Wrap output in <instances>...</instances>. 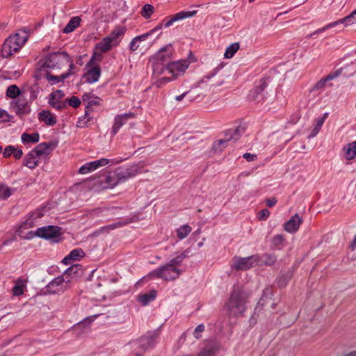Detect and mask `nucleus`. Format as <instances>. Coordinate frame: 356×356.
I'll use <instances>...</instances> for the list:
<instances>
[{
    "mask_svg": "<svg viewBox=\"0 0 356 356\" xmlns=\"http://www.w3.org/2000/svg\"><path fill=\"white\" fill-rule=\"evenodd\" d=\"M248 293L238 286H234L226 302L229 314L233 316H243L246 309Z\"/></svg>",
    "mask_w": 356,
    "mask_h": 356,
    "instance_id": "nucleus-1",
    "label": "nucleus"
},
{
    "mask_svg": "<svg viewBox=\"0 0 356 356\" xmlns=\"http://www.w3.org/2000/svg\"><path fill=\"white\" fill-rule=\"evenodd\" d=\"M159 335L156 330L148 331L139 339L129 343L134 356H143L144 354L152 350L155 344Z\"/></svg>",
    "mask_w": 356,
    "mask_h": 356,
    "instance_id": "nucleus-2",
    "label": "nucleus"
},
{
    "mask_svg": "<svg viewBox=\"0 0 356 356\" xmlns=\"http://www.w3.org/2000/svg\"><path fill=\"white\" fill-rule=\"evenodd\" d=\"M70 62V56L66 51H55L47 54L43 60L41 68L60 70Z\"/></svg>",
    "mask_w": 356,
    "mask_h": 356,
    "instance_id": "nucleus-3",
    "label": "nucleus"
},
{
    "mask_svg": "<svg viewBox=\"0 0 356 356\" xmlns=\"http://www.w3.org/2000/svg\"><path fill=\"white\" fill-rule=\"evenodd\" d=\"M61 228L58 226L47 225L38 228L35 232L30 231L27 233L26 239H31L34 236H38L42 238L52 240L57 242L58 238L60 237Z\"/></svg>",
    "mask_w": 356,
    "mask_h": 356,
    "instance_id": "nucleus-4",
    "label": "nucleus"
},
{
    "mask_svg": "<svg viewBox=\"0 0 356 356\" xmlns=\"http://www.w3.org/2000/svg\"><path fill=\"white\" fill-rule=\"evenodd\" d=\"M181 270L168 263L151 271L147 277L159 278L166 281L174 280L179 277Z\"/></svg>",
    "mask_w": 356,
    "mask_h": 356,
    "instance_id": "nucleus-5",
    "label": "nucleus"
},
{
    "mask_svg": "<svg viewBox=\"0 0 356 356\" xmlns=\"http://www.w3.org/2000/svg\"><path fill=\"white\" fill-rule=\"evenodd\" d=\"M268 79H261L251 90L248 95V98L251 101L261 102L266 99L267 92L265 91L267 88Z\"/></svg>",
    "mask_w": 356,
    "mask_h": 356,
    "instance_id": "nucleus-6",
    "label": "nucleus"
},
{
    "mask_svg": "<svg viewBox=\"0 0 356 356\" xmlns=\"http://www.w3.org/2000/svg\"><path fill=\"white\" fill-rule=\"evenodd\" d=\"M218 76V80L211 85V88H216L218 86H220L222 83H225V78L227 77V72L223 69V65H220L214 68L211 72H210L207 75L204 76L202 80L200 81L203 83L206 82L207 80H209L213 77Z\"/></svg>",
    "mask_w": 356,
    "mask_h": 356,
    "instance_id": "nucleus-7",
    "label": "nucleus"
},
{
    "mask_svg": "<svg viewBox=\"0 0 356 356\" xmlns=\"http://www.w3.org/2000/svg\"><path fill=\"white\" fill-rule=\"evenodd\" d=\"M57 147V142L41 143L29 152L32 158L40 157L43 155L48 156Z\"/></svg>",
    "mask_w": 356,
    "mask_h": 356,
    "instance_id": "nucleus-8",
    "label": "nucleus"
},
{
    "mask_svg": "<svg viewBox=\"0 0 356 356\" xmlns=\"http://www.w3.org/2000/svg\"><path fill=\"white\" fill-rule=\"evenodd\" d=\"M259 261V255L254 254L247 257L236 259L232 265V268L236 270H246L253 266L254 264Z\"/></svg>",
    "mask_w": 356,
    "mask_h": 356,
    "instance_id": "nucleus-9",
    "label": "nucleus"
},
{
    "mask_svg": "<svg viewBox=\"0 0 356 356\" xmlns=\"http://www.w3.org/2000/svg\"><path fill=\"white\" fill-rule=\"evenodd\" d=\"M173 48L171 44H169L159 49L153 58V60L166 65L170 63L172 56Z\"/></svg>",
    "mask_w": 356,
    "mask_h": 356,
    "instance_id": "nucleus-10",
    "label": "nucleus"
},
{
    "mask_svg": "<svg viewBox=\"0 0 356 356\" xmlns=\"http://www.w3.org/2000/svg\"><path fill=\"white\" fill-rule=\"evenodd\" d=\"M10 105L20 118L23 115L30 113L31 111L29 102L25 98L19 97L15 101H12Z\"/></svg>",
    "mask_w": 356,
    "mask_h": 356,
    "instance_id": "nucleus-11",
    "label": "nucleus"
},
{
    "mask_svg": "<svg viewBox=\"0 0 356 356\" xmlns=\"http://www.w3.org/2000/svg\"><path fill=\"white\" fill-rule=\"evenodd\" d=\"M188 62L186 60L171 61L170 63H168L166 70L169 71L173 79H175V77L182 74L188 67Z\"/></svg>",
    "mask_w": 356,
    "mask_h": 356,
    "instance_id": "nucleus-12",
    "label": "nucleus"
},
{
    "mask_svg": "<svg viewBox=\"0 0 356 356\" xmlns=\"http://www.w3.org/2000/svg\"><path fill=\"white\" fill-rule=\"evenodd\" d=\"M197 13L196 10L193 11H181L175 15L168 16L163 19V26L165 28L171 26L175 22L186 18L192 17Z\"/></svg>",
    "mask_w": 356,
    "mask_h": 356,
    "instance_id": "nucleus-13",
    "label": "nucleus"
},
{
    "mask_svg": "<svg viewBox=\"0 0 356 356\" xmlns=\"http://www.w3.org/2000/svg\"><path fill=\"white\" fill-rule=\"evenodd\" d=\"M110 161L107 159H101L99 160H95L91 162H88L83 165L79 170V172L80 174H87L90 172L95 170L96 169L105 166L108 164Z\"/></svg>",
    "mask_w": 356,
    "mask_h": 356,
    "instance_id": "nucleus-14",
    "label": "nucleus"
},
{
    "mask_svg": "<svg viewBox=\"0 0 356 356\" xmlns=\"http://www.w3.org/2000/svg\"><path fill=\"white\" fill-rule=\"evenodd\" d=\"M65 279L63 276H59L54 278L46 286L47 291L49 293H58L60 292H64L68 287L67 285H63Z\"/></svg>",
    "mask_w": 356,
    "mask_h": 356,
    "instance_id": "nucleus-15",
    "label": "nucleus"
},
{
    "mask_svg": "<svg viewBox=\"0 0 356 356\" xmlns=\"http://www.w3.org/2000/svg\"><path fill=\"white\" fill-rule=\"evenodd\" d=\"M87 72L83 75V79L88 83H93L98 81L101 76V67L99 65H91L86 67Z\"/></svg>",
    "mask_w": 356,
    "mask_h": 356,
    "instance_id": "nucleus-16",
    "label": "nucleus"
},
{
    "mask_svg": "<svg viewBox=\"0 0 356 356\" xmlns=\"http://www.w3.org/2000/svg\"><path fill=\"white\" fill-rule=\"evenodd\" d=\"M120 182H124L128 179L136 176L138 170L136 166L131 168H118L115 171Z\"/></svg>",
    "mask_w": 356,
    "mask_h": 356,
    "instance_id": "nucleus-17",
    "label": "nucleus"
},
{
    "mask_svg": "<svg viewBox=\"0 0 356 356\" xmlns=\"http://www.w3.org/2000/svg\"><path fill=\"white\" fill-rule=\"evenodd\" d=\"M134 117V113L131 112L116 115L111 131L112 135H115L120 129L127 123V120L129 119L133 118Z\"/></svg>",
    "mask_w": 356,
    "mask_h": 356,
    "instance_id": "nucleus-18",
    "label": "nucleus"
},
{
    "mask_svg": "<svg viewBox=\"0 0 356 356\" xmlns=\"http://www.w3.org/2000/svg\"><path fill=\"white\" fill-rule=\"evenodd\" d=\"M343 68H340L335 72L330 73L327 76L319 80L310 90V92H315L316 90H319L325 87L326 83L328 81L332 80L339 75L342 74Z\"/></svg>",
    "mask_w": 356,
    "mask_h": 356,
    "instance_id": "nucleus-19",
    "label": "nucleus"
},
{
    "mask_svg": "<svg viewBox=\"0 0 356 356\" xmlns=\"http://www.w3.org/2000/svg\"><path fill=\"white\" fill-rule=\"evenodd\" d=\"M13 38H9V37L5 40L1 50V55L3 58H8L10 57L14 52H17L19 49L17 47L16 44H15V42Z\"/></svg>",
    "mask_w": 356,
    "mask_h": 356,
    "instance_id": "nucleus-20",
    "label": "nucleus"
},
{
    "mask_svg": "<svg viewBox=\"0 0 356 356\" xmlns=\"http://www.w3.org/2000/svg\"><path fill=\"white\" fill-rule=\"evenodd\" d=\"M301 222L302 220L299 217L298 214L296 213L289 220L284 223V228L289 233H295L299 229Z\"/></svg>",
    "mask_w": 356,
    "mask_h": 356,
    "instance_id": "nucleus-21",
    "label": "nucleus"
},
{
    "mask_svg": "<svg viewBox=\"0 0 356 356\" xmlns=\"http://www.w3.org/2000/svg\"><path fill=\"white\" fill-rule=\"evenodd\" d=\"M218 350V345L214 341L207 342L197 356H214Z\"/></svg>",
    "mask_w": 356,
    "mask_h": 356,
    "instance_id": "nucleus-22",
    "label": "nucleus"
},
{
    "mask_svg": "<svg viewBox=\"0 0 356 356\" xmlns=\"http://www.w3.org/2000/svg\"><path fill=\"white\" fill-rule=\"evenodd\" d=\"M126 32V29L123 27H119L115 29H114L108 36H106V38L110 39L109 41L114 47H116L119 44L121 37Z\"/></svg>",
    "mask_w": 356,
    "mask_h": 356,
    "instance_id": "nucleus-23",
    "label": "nucleus"
},
{
    "mask_svg": "<svg viewBox=\"0 0 356 356\" xmlns=\"http://www.w3.org/2000/svg\"><path fill=\"white\" fill-rule=\"evenodd\" d=\"M38 119L40 122H44L48 126H54L56 124V116L53 115L50 111L42 110L39 113Z\"/></svg>",
    "mask_w": 356,
    "mask_h": 356,
    "instance_id": "nucleus-24",
    "label": "nucleus"
},
{
    "mask_svg": "<svg viewBox=\"0 0 356 356\" xmlns=\"http://www.w3.org/2000/svg\"><path fill=\"white\" fill-rule=\"evenodd\" d=\"M156 291L151 290L149 293L138 295V300L142 304V305L145 306L152 302L156 298Z\"/></svg>",
    "mask_w": 356,
    "mask_h": 356,
    "instance_id": "nucleus-25",
    "label": "nucleus"
},
{
    "mask_svg": "<svg viewBox=\"0 0 356 356\" xmlns=\"http://www.w3.org/2000/svg\"><path fill=\"white\" fill-rule=\"evenodd\" d=\"M277 261V257L274 254L265 253L259 256V261L257 264H265L266 266H273Z\"/></svg>",
    "mask_w": 356,
    "mask_h": 356,
    "instance_id": "nucleus-26",
    "label": "nucleus"
},
{
    "mask_svg": "<svg viewBox=\"0 0 356 356\" xmlns=\"http://www.w3.org/2000/svg\"><path fill=\"white\" fill-rule=\"evenodd\" d=\"M110 39L104 38L102 41L95 44V49L103 53H106L110 51L112 47H114L113 44L109 41Z\"/></svg>",
    "mask_w": 356,
    "mask_h": 356,
    "instance_id": "nucleus-27",
    "label": "nucleus"
},
{
    "mask_svg": "<svg viewBox=\"0 0 356 356\" xmlns=\"http://www.w3.org/2000/svg\"><path fill=\"white\" fill-rule=\"evenodd\" d=\"M81 22V18L78 16L73 17L71 18L70 22L63 29L64 33H69L75 30V29L79 25Z\"/></svg>",
    "mask_w": 356,
    "mask_h": 356,
    "instance_id": "nucleus-28",
    "label": "nucleus"
},
{
    "mask_svg": "<svg viewBox=\"0 0 356 356\" xmlns=\"http://www.w3.org/2000/svg\"><path fill=\"white\" fill-rule=\"evenodd\" d=\"M26 287V282L24 280L18 279L15 281V285L12 289L13 294L15 296H19L24 293Z\"/></svg>",
    "mask_w": 356,
    "mask_h": 356,
    "instance_id": "nucleus-29",
    "label": "nucleus"
},
{
    "mask_svg": "<svg viewBox=\"0 0 356 356\" xmlns=\"http://www.w3.org/2000/svg\"><path fill=\"white\" fill-rule=\"evenodd\" d=\"M345 156L347 160H350L356 156V141L348 144L343 148Z\"/></svg>",
    "mask_w": 356,
    "mask_h": 356,
    "instance_id": "nucleus-30",
    "label": "nucleus"
},
{
    "mask_svg": "<svg viewBox=\"0 0 356 356\" xmlns=\"http://www.w3.org/2000/svg\"><path fill=\"white\" fill-rule=\"evenodd\" d=\"M22 141L24 144L27 143H36L40 140V135L38 132L29 134L24 133L21 137Z\"/></svg>",
    "mask_w": 356,
    "mask_h": 356,
    "instance_id": "nucleus-31",
    "label": "nucleus"
},
{
    "mask_svg": "<svg viewBox=\"0 0 356 356\" xmlns=\"http://www.w3.org/2000/svg\"><path fill=\"white\" fill-rule=\"evenodd\" d=\"M68 74H62L60 76H56L47 72L45 74V77L51 84H56L59 82H63L65 79L68 78Z\"/></svg>",
    "mask_w": 356,
    "mask_h": 356,
    "instance_id": "nucleus-32",
    "label": "nucleus"
},
{
    "mask_svg": "<svg viewBox=\"0 0 356 356\" xmlns=\"http://www.w3.org/2000/svg\"><path fill=\"white\" fill-rule=\"evenodd\" d=\"M189 253H190V250L186 249L183 252H181L179 255H177L176 257L171 259L168 264H170L171 266L177 268V266H179L181 264V262L184 261V259L188 256Z\"/></svg>",
    "mask_w": 356,
    "mask_h": 356,
    "instance_id": "nucleus-33",
    "label": "nucleus"
},
{
    "mask_svg": "<svg viewBox=\"0 0 356 356\" xmlns=\"http://www.w3.org/2000/svg\"><path fill=\"white\" fill-rule=\"evenodd\" d=\"M355 16H356V9L354 10L350 15L348 16L343 17V19L337 20L334 22L333 23H337V25L343 24L345 26L353 24L355 21Z\"/></svg>",
    "mask_w": 356,
    "mask_h": 356,
    "instance_id": "nucleus-34",
    "label": "nucleus"
},
{
    "mask_svg": "<svg viewBox=\"0 0 356 356\" xmlns=\"http://www.w3.org/2000/svg\"><path fill=\"white\" fill-rule=\"evenodd\" d=\"M103 52L99 51H95L90 59V60L86 65V67H90L91 65H99V63L101 62L103 59L102 56Z\"/></svg>",
    "mask_w": 356,
    "mask_h": 356,
    "instance_id": "nucleus-35",
    "label": "nucleus"
},
{
    "mask_svg": "<svg viewBox=\"0 0 356 356\" xmlns=\"http://www.w3.org/2000/svg\"><path fill=\"white\" fill-rule=\"evenodd\" d=\"M9 38H13L15 42V44H16L18 49L23 46L28 39V36L26 33L24 32L23 35H21L19 33H15L14 35H11Z\"/></svg>",
    "mask_w": 356,
    "mask_h": 356,
    "instance_id": "nucleus-36",
    "label": "nucleus"
},
{
    "mask_svg": "<svg viewBox=\"0 0 356 356\" xmlns=\"http://www.w3.org/2000/svg\"><path fill=\"white\" fill-rule=\"evenodd\" d=\"M293 275V270L290 269L285 274L280 276L277 280V284L280 287H284L287 282L291 279Z\"/></svg>",
    "mask_w": 356,
    "mask_h": 356,
    "instance_id": "nucleus-37",
    "label": "nucleus"
},
{
    "mask_svg": "<svg viewBox=\"0 0 356 356\" xmlns=\"http://www.w3.org/2000/svg\"><path fill=\"white\" fill-rule=\"evenodd\" d=\"M149 35V33L147 32L144 34L134 38L129 44L130 50L132 51H136L137 46H135V43H140V42L145 40Z\"/></svg>",
    "mask_w": 356,
    "mask_h": 356,
    "instance_id": "nucleus-38",
    "label": "nucleus"
},
{
    "mask_svg": "<svg viewBox=\"0 0 356 356\" xmlns=\"http://www.w3.org/2000/svg\"><path fill=\"white\" fill-rule=\"evenodd\" d=\"M105 183L107 187L113 188L120 183L115 172H110L105 178Z\"/></svg>",
    "mask_w": 356,
    "mask_h": 356,
    "instance_id": "nucleus-39",
    "label": "nucleus"
},
{
    "mask_svg": "<svg viewBox=\"0 0 356 356\" xmlns=\"http://www.w3.org/2000/svg\"><path fill=\"white\" fill-rule=\"evenodd\" d=\"M6 94L8 97L15 99L17 97L20 95L21 91L17 86L11 85L7 88Z\"/></svg>",
    "mask_w": 356,
    "mask_h": 356,
    "instance_id": "nucleus-40",
    "label": "nucleus"
},
{
    "mask_svg": "<svg viewBox=\"0 0 356 356\" xmlns=\"http://www.w3.org/2000/svg\"><path fill=\"white\" fill-rule=\"evenodd\" d=\"M244 129L241 127H237L234 129V131L229 130L227 133V136L228 137V140H233L234 141H236L240 138L241 135L244 133Z\"/></svg>",
    "mask_w": 356,
    "mask_h": 356,
    "instance_id": "nucleus-41",
    "label": "nucleus"
},
{
    "mask_svg": "<svg viewBox=\"0 0 356 356\" xmlns=\"http://www.w3.org/2000/svg\"><path fill=\"white\" fill-rule=\"evenodd\" d=\"M239 47L240 46L238 42H234L231 44L225 50V52L224 54L225 58H232L234 55L236 54V52L238 50Z\"/></svg>",
    "mask_w": 356,
    "mask_h": 356,
    "instance_id": "nucleus-42",
    "label": "nucleus"
},
{
    "mask_svg": "<svg viewBox=\"0 0 356 356\" xmlns=\"http://www.w3.org/2000/svg\"><path fill=\"white\" fill-rule=\"evenodd\" d=\"M82 273L81 266L79 264H74L69 267L64 272L63 276L78 275H79Z\"/></svg>",
    "mask_w": 356,
    "mask_h": 356,
    "instance_id": "nucleus-43",
    "label": "nucleus"
},
{
    "mask_svg": "<svg viewBox=\"0 0 356 356\" xmlns=\"http://www.w3.org/2000/svg\"><path fill=\"white\" fill-rule=\"evenodd\" d=\"M28 90L30 94L29 100L33 101L37 99V97L40 92V88L38 83H35L30 86L28 88Z\"/></svg>",
    "mask_w": 356,
    "mask_h": 356,
    "instance_id": "nucleus-44",
    "label": "nucleus"
},
{
    "mask_svg": "<svg viewBox=\"0 0 356 356\" xmlns=\"http://www.w3.org/2000/svg\"><path fill=\"white\" fill-rule=\"evenodd\" d=\"M84 255L85 252L81 248H76L70 252L68 254V258H70L72 261H79L80 259L83 257Z\"/></svg>",
    "mask_w": 356,
    "mask_h": 356,
    "instance_id": "nucleus-45",
    "label": "nucleus"
},
{
    "mask_svg": "<svg viewBox=\"0 0 356 356\" xmlns=\"http://www.w3.org/2000/svg\"><path fill=\"white\" fill-rule=\"evenodd\" d=\"M191 232V227L189 225H185L181 226L177 230V237L179 239H184L188 235V234Z\"/></svg>",
    "mask_w": 356,
    "mask_h": 356,
    "instance_id": "nucleus-46",
    "label": "nucleus"
},
{
    "mask_svg": "<svg viewBox=\"0 0 356 356\" xmlns=\"http://www.w3.org/2000/svg\"><path fill=\"white\" fill-rule=\"evenodd\" d=\"M154 11V7L151 4L147 3L143 6L140 14L145 19H147L150 18Z\"/></svg>",
    "mask_w": 356,
    "mask_h": 356,
    "instance_id": "nucleus-47",
    "label": "nucleus"
},
{
    "mask_svg": "<svg viewBox=\"0 0 356 356\" xmlns=\"http://www.w3.org/2000/svg\"><path fill=\"white\" fill-rule=\"evenodd\" d=\"M152 67L153 74L154 75L159 76L163 74L164 70H166V65L154 60L152 63Z\"/></svg>",
    "mask_w": 356,
    "mask_h": 356,
    "instance_id": "nucleus-48",
    "label": "nucleus"
},
{
    "mask_svg": "<svg viewBox=\"0 0 356 356\" xmlns=\"http://www.w3.org/2000/svg\"><path fill=\"white\" fill-rule=\"evenodd\" d=\"M35 159L29 156V153L27 154L24 159V165L30 169L35 168L38 165V162L35 161Z\"/></svg>",
    "mask_w": 356,
    "mask_h": 356,
    "instance_id": "nucleus-49",
    "label": "nucleus"
},
{
    "mask_svg": "<svg viewBox=\"0 0 356 356\" xmlns=\"http://www.w3.org/2000/svg\"><path fill=\"white\" fill-rule=\"evenodd\" d=\"M11 190L3 184H0V199L6 200L11 195Z\"/></svg>",
    "mask_w": 356,
    "mask_h": 356,
    "instance_id": "nucleus-50",
    "label": "nucleus"
},
{
    "mask_svg": "<svg viewBox=\"0 0 356 356\" xmlns=\"http://www.w3.org/2000/svg\"><path fill=\"white\" fill-rule=\"evenodd\" d=\"M284 241V237L282 234L275 235L272 238V245L277 249L280 250Z\"/></svg>",
    "mask_w": 356,
    "mask_h": 356,
    "instance_id": "nucleus-51",
    "label": "nucleus"
},
{
    "mask_svg": "<svg viewBox=\"0 0 356 356\" xmlns=\"http://www.w3.org/2000/svg\"><path fill=\"white\" fill-rule=\"evenodd\" d=\"M323 124V120H317L316 124L312 129L311 134L309 135L308 138H311L315 137L319 132L321 127Z\"/></svg>",
    "mask_w": 356,
    "mask_h": 356,
    "instance_id": "nucleus-52",
    "label": "nucleus"
},
{
    "mask_svg": "<svg viewBox=\"0 0 356 356\" xmlns=\"http://www.w3.org/2000/svg\"><path fill=\"white\" fill-rule=\"evenodd\" d=\"M65 96V93L61 90H56L52 92L49 95V100L60 101Z\"/></svg>",
    "mask_w": 356,
    "mask_h": 356,
    "instance_id": "nucleus-53",
    "label": "nucleus"
},
{
    "mask_svg": "<svg viewBox=\"0 0 356 356\" xmlns=\"http://www.w3.org/2000/svg\"><path fill=\"white\" fill-rule=\"evenodd\" d=\"M33 226V220L31 218L27 219L25 222H24L19 227L17 231L19 234H22L24 229H29Z\"/></svg>",
    "mask_w": 356,
    "mask_h": 356,
    "instance_id": "nucleus-54",
    "label": "nucleus"
},
{
    "mask_svg": "<svg viewBox=\"0 0 356 356\" xmlns=\"http://www.w3.org/2000/svg\"><path fill=\"white\" fill-rule=\"evenodd\" d=\"M92 120V117L90 116V113H88V116H86V114L84 116L81 117L78 122L76 126L78 127H85L88 126V122Z\"/></svg>",
    "mask_w": 356,
    "mask_h": 356,
    "instance_id": "nucleus-55",
    "label": "nucleus"
},
{
    "mask_svg": "<svg viewBox=\"0 0 356 356\" xmlns=\"http://www.w3.org/2000/svg\"><path fill=\"white\" fill-rule=\"evenodd\" d=\"M49 104L57 110H63L66 108V101L60 102V101H55V100H49Z\"/></svg>",
    "mask_w": 356,
    "mask_h": 356,
    "instance_id": "nucleus-56",
    "label": "nucleus"
},
{
    "mask_svg": "<svg viewBox=\"0 0 356 356\" xmlns=\"http://www.w3.org/2000/svg\"><path fill=\"white\" fill-rule=\"evenodd\" d=\"M228 138L227 140L220 139L216 142L213 143V149L215 151H222L225 147V145L229 141Z\"/></svg>",
    "mask_w": 356,
    "mask_h": 356,
    "instance_id": "nucleus-57",
    "label": "nucleus"
},
{
    "mask_svg": "<svg viewBox=\"0 0 356 356\" xmlns=\"http://www.w3.org/2000/svg\"><path fill=\"white\" fill-rule=\"evenodd\" d=\"M66 102H67V104L73 108H78L81 104V100L76 96H72L70 98H67L66 99Z\"/></svg>",
    "mask_w": 356,
    "mask_h": 356,
    "instance_id": "nucleus-58",
    "label": "nucleus"
},
{
    "mask_svg": "<svg viewBox=\"0 0 356 356\" xmlns=\"http://www.w3.org/2000/svg\"><path fill=\"white\" fill-rule=\"evenodd\" d=\"M336 26H337V23H333V22L332 23H330L327 25H326L325 26H324V27H323L321 29H318L316 30L314 32H313L312 33L309 34L308 35V38H312L315 35L318 34L320 33H322L324 31H325L326 29H327L329 28L334 27Z\"/></svg>",
    "mask_w": 356,
    "mask_h": 356,
    "instance_id": "nucleus-59",
    "label": "nucleus"
},
{
    "mask_svg": "<svg viewBox=\"0 0 356 356\" xmlns=\"http://www.w3.org/2000/svg\"><path fill=\"white\" fill-rule=\"evenodd\" d=\"M336 26H337V23H333V22L332 23H330L327 25H326L325 26H324V27H323L321 29H318L316 30L314 32H313L312 33L309 34L308 35V38H312L315 35L318 34L320 33H322L324 31H325L326 29H327L329 28L334 27Z\"/></svg>",
    "mask_w": 356,
    "mask_h": 356,
    "instance_id": "nucleus-60",
    "label": "nucleus"
},
{
    "mask_svg": "<svg viewBox=\"0 0 356 356\" xmlns=\"http://www.w3.org/2000/svg\"><path fill=\"white\" fill-rule=\"evenodd\" d=\"M12 116L3 109L0 108V120L3 122H10Z\"/></svg>",
    "mask_w": 356,
    "mask_h": 356,
    "instance_id": "nucleus-61",
    "label": "nucleus"
},
{
    "mask_svg": "<svg viewBox=\"0 0 356 356\" xmlns=\"http://www.w3.org/2000/svg\"><path fill=\"white\" fill-rule=\"evenodd\" d=\"M205 326L203 324L198 325L193 331L194 337L197 339H199L201 337L200 333L203 332Z\"/></svg>",
    "mask_w": 356,
    "mask_h": 356,
    "instance_id": "nucleus-62",
    "label": "nucleus"
},
{
    "mask_svg": "<svg viewBox=\"0 0 356 356\" xmlns=\"http://www.w3.org/2000/svg\"><path fill=\"white\" fill-rule=\"evenodd\" d=\"M92 318L90 317H88V318H85L83 321L79 322L76 325V329L82 328V327L87 329V327L89 326V325L92 323Z\"/></svg>",
    "mask_w": 356,
    "mask_h": 356,
    "instance_id": "nucleus-63",
    "label": "nucleus"
},
{
    "mask_svg": "<svg viewBox=\"0 0 356 356\" xmlns=\"http://www.w3.org/2000/svg\"><path fill=\"white\" fill-rule=\"evenodd\" d=\"M68 64H69V70L65 74H68V77H69L70 76L74 74L77 71L79 70V69L75 66V65L73 63L71 58H70V62H69Z\"/></svg>",
    "mask_w": 356,
    "mask_h": 356,
    "instance_id": "nucleus-64",
    "label": "nucleus"
}]
</instances>
